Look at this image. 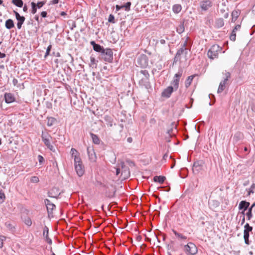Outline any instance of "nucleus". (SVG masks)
<instances>
[{"mask_svg": "<svg viewBox=\"0 0 255 255\" xmlns=\"http://www.w3.org/2000/svg\"><path fill=\"white\" fill-rule=\"evenodd\" d=\"M51 136L50 134H49L47 132H44L42 131L41 134V138L44 142V144L47 146V147L53 152H55V149L54 147L51 143Z\"/></svg>", "mask_w": 255, "mask_h": 255, "instance_id": "7ed1b4c3", "label": "nucleus"}, {"mask_svg": "<svg viewBox=\"0 0 255 255\" xmlns=\"http://www.w3.org/2000/svg\"><path fill=\"white\" fill-rule=\"evenodd\" d=\"M201 166L202 165L199 161L195 162L193 164V170L196 169L197 171H198L201 169Z\"/></svg>", "mask_w": 255, "mask_h": 255, "instance_id": "58836bf2", "label": "nucleus"}, {"mask_svg": "<svg viewBox=\"0 0 255 255\" xmlns=\"http://www.w3.org/2000/svg\"><path fill=\"white\" fill-rule=\"evenodd\" d=\"M138 83L140 86H143L147 89L150 87L149 78L148 77H142L139 81Z\"/></svg>", "mask_w": 255, "mask_h": 255, "instance_id": "dca6fc26", "label": "nucleus"}, {"mask_svg": "<svg viewBox=\"0 0 255 255\" xmlns=\"http://www.w3.org/2000/svg\"><path fill=\"white\" fill-rule=\"evenodd\" d=\"M74 165L77 164L78 163H82L81 159L80 157V154H77V155H74Z\"/></svg>", "mask_w": 255, "mask_h": 255, "instance_id": "e433bc0d", "label": "nucleus"}, {"mask_svg": "<svg viewBox=\"0 0 255 255\" xmlns=\"http://www.w3.org/2000/svg\"><path fill=\"white\" fill-rule=\"evenodd\" d=\"M174 234L176 236L177 238H178L179 239L185 240L187 239V237L183 235L182 234L178 233L175 230H172Z\"/></svg>", "mask_w": 255, "mask_h": 255, "instance_id": "72a5a7b5", "label": "nucleus"}, {"mask_svg": "<svg viewBox=\"0 0 255 255\" xmlns=\"http://www.w3.org/2000/svg\"><path fill=\"white\" fill-rule=\"evenodd\" d=\"M5 199V196L4 192L0 189V204L3 203Z\"/></svg>", "mask_w": 255, "mask_h": 255, "instance_id": "4c0bfd02", "label": "nucleus"}, {"mask_svg": "<svg viewBox=\"0 0 255 255\" xmlns=\"http://www.w3.org/2000/svg\"><path fill=\"white\" fill-rule=\"evenodd\" d=\"M127 162L128 163L129 166H134L135 165L134 162L130 160H127Z\"/></svg>", "mask_w": 255, "mask_h": 255, "instance_id": "13d9d810", "label": "nucleus"}, {"mask_svg": "<svg viewBox=\"0 0 255 255\" xmlns=\"http://www.w3.org/2000/svg\"><path fill=\"white\" fill-rule=\"evenodd\" d=\"M90 44L93 46L94 50L99 52L100 54H101L105 49L103 46L100 45L99 44H97L94 41H91Z\"/></svg>", "mask_w": 255, "mask_h": 255, "instance_id": "f3484780", "label": "nucleus"}, {"mask_svg": "<svg viewBox=\"0 0 255 255\" xmlns=\"http://www.w3.org/2000/svg\"><path fill=\"white\" fill-rule=\"evenodd\" d=\"M98 60H96L93 57H90V63L89 66L92 69H96L97 67Z\"/></svg>", "mask_w": 255, "mask_h": 255, "instance_id": "393cba45", "label": "nucleus"}, {"mask_svg": "<svg viewBox=\"0 0 255 255\" xmlns=\"http://www.w3.org/2000/svg\"><path fill=\"white\" fill-rule=\"evenodd\" d=\"M22 24H23L22 23H20L17 22V24H16L17 28L18 29H20Z\"/></svg>", "mask_w": 255, "mask_h": 255, "instance_id": "69168bd1", "label": "nucleus"}, {"mask_svg": "<svg viewBox=\"0 0 255 255\" xmlns=\"http://www.w3.org/2000/svg\"><path fill=\"white\" fill-rule=\"evenodd\" d=\"M75 171L79 177H81L83 175L85 172V169L84 167L82 164L81 163H78L76 165H74Z\"/></svg>", "mask_w": 255, "mask_h": 255, "instance_id": "4468645a", "label": "nucleus"}, {"mask_svg": "<svg viewBox=\"0 0 255 255\" xmlns=\"http://www.w3.org/2000/svg\"><path fill=\"white\" fill-rule=\"evenodd\" d=\"M24 223L28 226H31L32 225V221L29 217H26L23 219Z\"/></svg>", "mask_w": 255, "mask_h": 255, "instance_id": "ea45409f", "label": "nucleus"}, {"mask_svg": "<svg viewBox=\"0 0 255 255\" xmlns=\"http://www.w3.org/2000/svg\"><path fill=\"white\" fill-rule=\"evenodd\" d=\"M184 251L187 255H195L198 252L196 246L191 242L184 246Z\"/></svg>", "mask_w": 255, "mask_h": 255, "instance_id": "20e7f679", "label": "nucleus"}, {"mask_svg": "<svg viewBox=\"0 0 255 255\" xmlns=\"http://www.w3.org/2000/svg\"><path fill=\"white\" fill-rule=\"evenodd\" d=\"M6 237L0 235V248L1 249L3 246V242L5 241Z\"/></svg>", "mask_w": 255, "mask_h": 255, "instance_id": "a18cd8bd", "label": "nucleus"}, {"mask_svg": "<svg viewBox=\"0 0 255 255\" xmlns=\"http://www.w3.org/2000/svg\"><path fill=\"white\" fill-rule=\"evenodd\" d=\"M99 59L109 63H112L113 59V52L111 48H106L100 54Z\"/></svg>", "mask_w": 255, "mask_h": 255, "instance_id": "f257e3e1", "label": "nucleus"}, {"mask_svg": "<svg viewBox=\"0 0 255 255\" xmlns=\"http://www.w3.org/2000/svg\"><path fill=\"white\" fill-rule=\"evenodd\" d=\"M174 88L172 86H170L165 89L161 93V95L163 97L168 98L170 97L172 93L173 92Z\"/></svg>", "mask_w": 255, "mask_h": 255, "instance_id": "2eb2a0df", "label": "nucleus"}, {"mask_svg": "<svg viewBox=\"0 0 255 255\" xmlns=\"http://www.w3.org/2000/svg\"><path fill=\"white\" fill-rule=\"evenodd\" d=\"M244 231L250 233L252 232L253 230V227L250 226L249 224L247 223L244 226Z\"/></svg>", "mask_w": 255, "mask_h": 255, "instance_id": "37998d69", "label": "nucleus"}, {"mask_svg": "<svg viewBox=\"0 0 255 255\" xmlns=\"http://www.w3.org/2000/svg\"><path fill=\"white\" fill-rule=\"evenodd\" d=\"M56 122V119L53 117H48L47 118V125L48 127H51L53 126Z\"/></svg>", "mask_w": 255, "mask_h": 255, "instance_id": "f704fd0d", "label": "nucleus"}, {"mask_svg": "<svg viewBox=\"0 0 255 255\" xmlns=\"http://www.w3.org/2000/svg\"><path fill=\"white\" fill-rule=\"evenodd\" d=\"M182 7L180 4H174L172 7L173 11L175 13H178L181 10Z\"/></svg>", "mask_w": 255, "mask_h": 255, "instance_id": "2f4dec72", "label": "nucleus"}, {"mask_svg": "<svg viewBox=\"0 0 255 255\" xmlns=\"http://www.w3.org/2000/svg\"><path fill=\"white\" fill-rule=\"evenodd\" d=\"M250 233L244 231V239L246 244L249 245L250 244L249 241Z\"/></svg>", "mask_w": 255, "mask_h": 255, "instance_id": "c9c22d12", "label": "nucleus"}, {"mask_svg": "<svg viewBox=\"0 0 255 255\" xmlns=\"http://www.w3.org/2000/svg\"><path fill=\"white\" fill-rule=\"evenodd\" d=\"M223 74L225 76V78L220 83V85H219L218 91H217V93L218 94L221 93L224 90L227 81L231 78V73L230 72L225 71V73L223 72Z\"/></svg>", "mask_w": 255, "mask_h": 255, "instance_id": "423d86ee", "label": "nucleus"}, {"mask_svg": "<svg viewBox=\"0 0 255 255\" xmlns=\"http://www.w3.org/2000/svg\"><path fill=\"white\" fill-rule=\"evenodd\" d=\"M240 12L237 10H234L232 12V22H235L238 18Z\"/></svg>", "mask_w": 255, "mask_h": 255, "instance_id": "cd10ccee", "label": "nucleus"}, {"mask_svg": "<svg viewBox=\"0 0 255 255\" xmlns=\"http://www.w3.org/2000/svg\"><path fill=\"white\" fill-rule=\"evenodd\" d=\"M188 54V49H183L180 48L177 51L175 57L174 58L173 64H176L178 62H180L181 56L182 55H184L186 57Z\"/></svg>", "mask_w": 255, "mask_h": 255, "instance_id": "0eeeda50", "label": "nucleus"}, {"mask_svg": "<svg viewBox=\"0 0 255 255\" xmlns=\"http://www.w3.org/2000/svg\"><path fill=\"white\" fill-rule=\"evenodd\" d=\"M122 5L123 6V8H125L126 11H129L130 10L131 2H127L125 4Z\"/></svg>", "mask_w": 255, "mask_h": 255, "instance_id": "8fccbe9b", "label": "nucleus"}, {"mask_svg": "<svg viewBox=\"0 0 255 255\" xmlns=\"http://www.w3.org/2000/svg\"><path fill=\"white\" fill-rule=\"evenodd\" d=\"M59 2V0H52L50 1V4H55Z\"/></svg>", "mask_w": 255, "mask_h": 255, "instance_id": "e2e57ef3", "label": "nucleus"}, {"mask_svg": "<svg viewBox=\"0 0 255 255\" xmlns=\"http://www.w3.org/2000/svg\"><path fill=\"white\" fill-rule=\"evenodd\" d=\"M87 151L90 161L93 162H95L97 159V156L93 148L88 146L87 148Z\"/></svg>", "mask_w": 255, "mask_h": 255, "instance_id": "9d476101", "label": "nucleus"}, {"mask_svg": "<svg viewBox=\"0 0 255 255\" xmlns=\"http://www.w3.org/2000/svg\"><path fill=\"white\" fill-rule=\"evenodd\" d=\"M183 69L182 68H180L178 69V72L176 73L173 77V79L172 81V84L173 85V88L176 91L179 87L180 79L181 77L183 74Z\"/></svg>", "mask_w": 255, "mask_h": 255, "instance_id": "39448f33", "label": "nucleus"}, {"mask_svg": "<svg viewBox=\"0 0 255 255\" xmlns=\"http://www.w3.org/2000/svg\"><path fill=\"white\" fill-rule=\"evenodd\" d=\"M166 178L163 176H155L153 178V180L155 182H157L160 184H162Z\"/></svg>", "mask_w": 255, "mask_h": 255, "instance_id": "c85d7f7f", "label": "nucleus"}, {"mask_svg": "<svg viewBox=\"0 0 255 255\" xmlns=\"http://www.w3.org/2000/svg\"><path fill=\"white\" fill-rule=\"evenodd\" d=\"M18 83V80L15 79V78H13V80H12V84L14 86H16Z\"/></svg>", "mask_w": 255, "mask_h": 255, "instance_id": "052dcab7", "label": "nucleus"}, {"mask_svg": "<svg viewBox=\"0 0 255 255\" xmlns=\"http://www.w3.org/2000/svg\"><path fill=\"white\" fill-rule=\"evenodd\" d=\"M139 74L143 75V77H149V74L148 72L146 70H142L139 72Z\"/></svg>", "mask_w": 255, "mask_h": 255, "instance_id": "79ce46f5", "label": "nucleus"}, {"mask_svg": "<svg viewBox=\"0 0 255 255\" xmlns=\"http://www.w3.org/2000/svg\"><path fill=\"white\" fill-rule=\"evenodd\" d=\"M241 28V25L240 24H237L235 26L234 28L233 29L234 30L237 31V30L240 29Z\"/></svg>", "mask_w": 255, "mask_h": 255, "instance_id": "680f3d73", "label": "nucleus"}, {"mask_svg": "<svg viewBox=\"0 0 255 255\" xmlns=\"http://www.w3.org/2000/svg\"><path fill=\"white\" fill-rule=\"evenodd\" d=\"M123 8V5H117L116 6V10L117 11H119L120 10L121 8Z\"/></svg>", "mask_w": 255, "mask_h": 255, "instance_id": "0e129e2a", "label": "nucleus"}, {"mask_svg": "<svg viewBox=\"0 0 255 255\" xmlns=\"http://www.w3.org/2000/svg\"><path fill=\"white\" fill-rule=\"evenodd\" d=\"M195 75L189 76L186 79L185 82V86L186 88H188L191 84Z\"/></svg>", "mask_w": 255, "mask_h": 255, "instance_id": "b1692460", "label": "nucleus"}, {"mask_svg": "<svg viewBox=\"0 0 255 255\" xmlns=\"http://www.w3.org/2000/svg\"><path fill=\"white\" fill-rule=\"evenodd\" d=\"M11 3L18 7H22L23 5L22 0H12Z\"/></svg>", "mask_w": 255, "mask_h": 255, "instance_id": "473e14b6", "label": "nucleus"}, {"mask_svg": "<svg viewBox=\"0 0 255 255\" xmlns=\"http://www.w3.org/2000/svg\"><path fill=\"white\" fill-rule=\"evenodd\" d=\"M187 39H186L185 42L183 43V44L181 45V48H183V49H187L186 48V46H187Z\"/></svg>", "mask_w": 255, "mask_h": 255, "instance_id": "6e6d98bb", "label": "nucleus"}, {"mask_svg": "<svg viewBox=\"0 0 255 255\" xmlns=\"http://www.w3.org/2000/svg\"><path fill=\"white\" fill-rule=\"evenodd\" d=\"M108 21L112 23H115L116 22L115 20V17L113 14H110L108 18Z\"/></svg>", "mask_w": 255, "mask_h": 255, "instance_id": "3c124183", "label": "nucleus"}, {"mask_svg": "<svg viewBox=\"0 0 255 255\" xmlns=\"http://www.w3.org/2000/svg\"><path fill=\"white\" fill-rule=\"evenodd\" d=\"M138 64L141 66H145L147 65V60L145 56H142L137 59Z\"/></svg>", "mask_w": 255, "mask_h": 255, "instance_id": "aec40b11", "label": "nucleus"}, {"mask_svg": "<svg viewBox=\"0 0 255 255\" xmlns=\"http://www.w3.org/2000/svg\"><path fill=\"white\" fill-rule=\"evenodd\" d=\"M30 181L32 183H38L39 181V178L37 176H32L30 179Z\"/></svg>", "mask_w": 255, "mask_h": 255, "instance_id": "603ef678", "label": "nucleus"}, {"mask_svg": "<svg viewBox=\"0 0 255 255\" xmlns=\"http://www.w3.org/2000/svg\"><path fill=\"white\" fill-rule=\"evenodd\" d=\"M250 203L248 202H247L246 201H242L239 205V208L240 210L243 209L244 211L242 212V213L244 214V212L246 210H247V209L249 208L250 206Z\"/></svg>", "mask_w": 255, "mask_h": 255, "instance_id": "a211bd4d", "label": "nucleus"}, {"mask_svg": "<svg viewBox=\"0 0 255 255\" xmlns=\"http://www.w3.org/2000/svg\"><path fill=\"white\" fill-rule=\"evenodd\" d=\"M4 99L5 102L7 104H10L16 101V98L14 94L11 93H5Z\"/></svg>", "mask_w": 255, "mask_h": 255, "instance_id": "9b49d317", "label": "nucleus"}, {"mask_svg": "<svg viewBox=\"0 0 255 255\" xmlns=\"http://www.w3.org/2000/svg\"><path fill=\"white\" fill-rule=\"evenodd\" d=\"M13 13L15 16V18L17 20V22L20 23H23L25 21V17L23 16H21L18 12L15 10H13Z\"/></svg>", "mask_w": 255, "mask_h": 255, "instance_id": "412c9836", "label": "nucleus"}, {"mask_svg": "<svg viewBox=\"0 0 255 255\" xmlns=\"http://www.w3.org/2000/svg\"><path fill=\"white\" fill-rule=\"evenodd\" d=\"M104 120L105 121L107 125L109 127L113 126V119L109 116H105L104 117Z\"/></svg>", "mask_w": 255, "mask_h": 255, "instance_id": "bb28decb", "label": "nucleus"}, {"mask_svg": "<svg viewBox=\"0 0 255 255\" xmlns=\"http://www.w3.org/2000/svg\"><path fill=\"white\" fill-rule=\"evenodd\" d=\"M222 48L217 44L213 45L208 51L207 55L209 58L214 59L218 58L219 52H221Z\"/></svg>", "mask_w": 255, "mask_h": 255, "instance_id": "f03ea898", "label": "nucleus"}, {"mask_svg": "<svg viewBox=\"0 0 255 255\" xmlns=\"http://www.w3.org/2000/svg\"><path fill=\"white\" fill-rule=\"evenodd\" d=\"M236 31L233 30L232 31V33L230 36V40L233 41H235L236 40Z\"/></svg>", "mask_w": 255, "mask_h": 255, "instance_id": "49530a36", "label": "nucleus"}, {"mask_svg": "<svg viewBox=\"0 0 255 255\" xmlns=\"http://www.w3.org/2000/svg\"><path fill=\"white\" fill-rule=\"evenodd\" d=\"M52 55L53 56H56V57H60V54L59 53V52H57L56 53H55L54 52H53L52 54Z\"/></svg>", "mask_w": 255, "mask_h": 255, "instance_id": "774afa93", "label": "nucleus"}, {"mask_svg": "<svg viewBox=\"0 0 255 255\" xmlns=\"http://www.w3.org/2000/svg\"><path fill=\"white\" fill-rule=\"evenodd\" d=\"M45 3H46L45 0L39 1L37 3L35 2V6L37 8L39 9V8H41Z\"/></svg>", "mask_w": 255, "mask_h": 255, "instance_id": "a19ab883", "label": "nucleus"}, {"mask_svg": "<svg viewBox=\"0 0 255 255\" xmlns=\"http://www.w3.org/2000/svg\"><path fill=\"white\" fill-rule=\"evenodd\" d=\"M51 48H52V45H49L47 48V49H46V51L45 52V54L44 55V58H46L48 55H50V51L51 50Z\"/></svg>", "mask_w": 255, "mask_h": 255, "instance_id": "de8ad7c7", "label": "nucleus"}, {"mask_svg": "<svg viewBox=\"0 0 255 255\" xmlns=\"http://www.w3.org/2000/svg\"><path fill=\"white\" fill-rule=\"evenodd\" d=\"M27 9H28V7H27V6L25 4L23 7V10L24 12H27Z\"/></svg>", "mask_w": 255, "mask_h": 255, "instance_id": "338daca9", "label": "nucleus"}, {"mask_svg": "<svg viewBox=\"0 0 255 255\" xmlns=\"http://www.w3.org/2000/svg\"><path fill=\"white\" fill-rule=\"evenodd\" d=\"M121 176L124 179L128 178L130 176V171L129 168L126 166L124 162H121Z\"/></svg>", "mask_w": 255, "mask_h": 255, "instance_id": "6e6552de", "label": "nucleus"}, {"mask_svg": "<svg viewBox=\"0 0 255 255\" xmlns=\"http://www.w3.org/2000/svg\"><path fill=\"white\" fill-rule=\"evenodd\" d=\"M255 188V184H253L251 185L249 190L248 191V195H250L251 194L254 193V189Z\"/></svg>", "mask_w": 255, "mask_h": 255, "instance_id": "864d4df0", "label": "nucleus"}, {"mask_svg": "<svg viewBox=\"0 0 255 255\" xmlns=\"http://www.w3.org/2000/svg\"><path fill=\"white\" fill-rule=\"evenodd\" d=\"M44 203L46 206L48 215L52 214L53 213V210L56 208V206L55 204L51 203V201L48 199L44 200Z\"/></svg>", "mask_w": 255, "mask_h": 255, "instance_id": "f8f14e48", "label": "nucleus"}, {"mask_svg": "<svg viewBox=\"0 0 255 255\" xmlns=\"http://www.w3.org/2000/svg\"><path fill=\"white\" fill-rule=\"evenodd\" d=\"M47 194L49 197L57 199L60 195V193L58 188L53 187L48 192Z\"/></svg>", "mask_w": 255, "mask_h": 255, "instance_id": "ddd939ff", "label": "nucleus"}, {"mask_svg": "<svg viewBox=\"0 0 255 255\" xmlns=\"http://www.w3.org/2000/svg\"><path fill=\"white\" fill-rule=\"evenodd\" d=\"M70 153H71V155H72L73 157L74 156V155H77V154L79 153L77 151V150L76 149H75V148H71Z\"/></svg>", "mask_w": 255, "mask_h": 255, "instance_id": "5fc2aeb1", "label": "nucleus"}, {"mask_svg": "<svg viewBox=\"0 0 255 255\" xmlns=\"http://www.w3.org/2000/svg\"><path fill=\"white\" fill-rule=\"evenodd\" d=\"M185 30V27L183 22H181L176 28V31L179 34L182 33Z\"/></svg>", "mask_w": 255, "mask_h": 255, "instance_id": "7c9ffc66", "label": "nucleus"}, {"mask_svg": "<svg viewBox=\"0 0 255 255\" xmlns=\"http://www.w3.org/2000/svg\"><path fill=\"white\" fill-rule=\"evenodd\" d=\"M47 12L45 11H43L41 12L40 15L42 17L45 18L47 16Z\"/></svg>", "mask_w": 255, "mask_h": 255, "instance_id": "bf43d9fd", "label": "nucleus"}, {"mask_svg": "<svg viewBox=\"0 0 255 255\" xmlns=\"http://www.w3.org/2000/svg\"><path fill=\"white\" fill-rule=\"evenodd\" d=\"M31 12L34 14L36 13V12L37 11V8L35 6V2H34L33 1L31 2Z\"/></svg>", "mask_w": 255, "mask_h": 255, "instance_id": "c03bdc74", "label": "nucleus"}, {"mask_svg": "<svg viewBox=\"0 0 255 255\" xmlns=\"http://www.w3.org/2000/svg\"><path fill=\"white\" fill-rule=\"evenodd\" d=\"M252 208H249L248 212L247 213V216L248 218V219L249 220H250L251 218H252L253 215H252Z\"/></svg>", "mask_w": 255, "mask_h": 255, "instance_id": "09e8293b", "label": "nucleus"}, {"mask_svg": "<svg viewBox=\"0 0 255 255\" xmlns=\"http://www.w3.org/2000/svg\"><path fill=\"white\" fill-rule=\"evenodd\" d=\"M38 160L40 163H42L44 161V158L42 156L39 155L38 156Z\"/></svg>", "mask_w": 255, "mask_h": 255, "instance_id": "4d7b16f0", "label": "nucleus"}, {"mask_svg": "<svg viewBox=\"0 0 255 255\" xmlns=\"http://www.w3.org/2000/svg\"><path fill=\"white\" fill-rule=\"evenodd\" d=\"M5 226L6 228L10 232H13L15 231V226L12 224L10 222H6L5 223Z\"/></svg>", "mask_w": 255, "mask_h": 255, "instance_id": "a878e982", "label": "nucleus"}, {"mask_svg": "<svg viewBox=\"0 0 255 255\" xmlns=\"http://www.w3.org/2000/svg\"><path fill=\"white\" fill-rule=\"evenodd\" d=\"M90 135L92 139L93 142L96 144H99L100 142V139L99 138V137L97 135L93 133H91Z\"/></svg>", "mask_w": 255, "mask_h": 255, "instance_id": "c756f323", "label": "nucleus"}, {"mask_svg": "<svg viewBox=\"0 0 255 255\" xmlns=\"http://www.w3.org/2000/svg\"><path fill=\"white\" fill-rule=\"evenodd\" d=\"M213 6V2L210 0H202L200 2L202 11H206Z\"/></svg>", "mask_w": 255, "mask_h": 255, "instance_id": "1a4fd4ad", "label": "nucleus"}, {"mask_svg": "<svg viewBox=\"0 0 255 255\" xmlns=\"http://www.w3.org/2000/svg\"><path fill=\"white\" fill-rule=\"evenodd\" d=\"M224 25V19L222 18H217L215 22V26L219 28L223 27Z\"/></svg>", "mask_w": 255, "mask_h": 255, "instance_id": "4be33fe9", "label": "nucleus"}, {"mask_svg": "<svg viewBox=\"0 0 255 255\" xmlns=\"http://www.w3.org/2000/svg\"><path fill=\"white\" fill-rule=\"evenodd\" d=\"M5 26L8 29H10L14 27V22L11 19H8L5 21Z\"/></svg>", "mask_w": 255, "mask_h": 255, "instance_id": "5701e85b", "label": "nucleus"}, {"mask_svg": "<svg viewBox=\"0 0 255 255\" xmlns=\"http://www.w3.org/2000/svg\"><path fill=\"white\" fill-rule=\"evenodd\" d=\"M43 236L47 243L51 245L52 244V240L48 237V228L46 226H45L43 229Z\"/></svg>", "mask_w": 255, "mask_h": 255, "instance_id": "6ab92c4d", "label": "nucleus"}]
</instances>
